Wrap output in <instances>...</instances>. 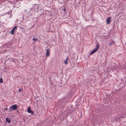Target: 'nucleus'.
Here are the masks:
<instances>
[{"instance_id":"1","label":"nucleus","mask_w":126,"mask_h":126,"mask_svg":"<svg viewBox=\"0 0 126 126\" xmlns=\"http://www.w3.org/2000/svg\"><path fill=\"white\" fill-rule=\"evenodd\" d=\"M17 105H13L9 107V112L11 111L12 110H15L17 109Z\"/></svg>"},{"instance_id":"4","label":"nucleus","mask_w":126,"mask_h":126,"mask_svg":"<svg viewBox=\"0 0 126 126\" xmlns=\"http://www.w3.org/2000/svg\"><path fill=\"white\" fill-rule=\"evenodd\" d=\"M27 111L28 113H31L32 114H33L34 113V112L31 110V108L30 107L28 108Z\"/></svg>"},{"instance_id":"10","label":"nucleus","mask_w":126,"mask_h":126,"mask_svg":"<svg viewBox=\"0 0 126 126\" xmlns=\"http://www.w3.org/2000/svg\"><path fill=\"white\" fill-rule=\"evenodd\" d=\"M33 40L34 41H38V40L36 38H33Z\"/></svg>"},{"instance_id":"13","label":"nucleus","mask_w":126,"mask_h":126,"mask_svg":"<svg viewBox=\"0 0 126 126\" xmlns=\"http://www.w3.org/2000/svg\"><path fill=\"white\" fill-rule=\"evenodd\" d=\"M7 108H6L5 109H4V110H7Z\"/></svg>"},{"instance_id":"7","label":"nucleus","mask_w":126,"mask_h":126,"mask_svg":"<svg viewBox=\"0 0 126 126\" xmlns=\"http://www.w3.org/2000/svg\"><path fill=\"white\" fill-rule=\"evenodd\" d=\"M68 57H67L66 59L64 61V63L66 65L68 63Z\"/></svg>"},{"instance_id":"11","label":"nucleus","mask_w":126,"mask_h":126,"mask_svg":"<svg viewBox=\"0 0 126 126\" xmlns=\"http://www.w3.org/2000/svg\"><path fill=\"white\" fill-rule=\"evenodd\" d=\"M3 82V79L2 78L0 79V83H2Z\"/></svg>"},{"instance_id":"8","label":"nucleus","mask_w":126,"mask_h":126,"mask_svg":"<svg viewBox=\"0 0 126 126\" xmlns=\"http://www.w3.org/2000/svg\"><path fill=\"white\" fill-rule=\"evenodd\" d=\"M6 121L8 123H9L11 122V120L10 119L8 118H6Z\"/></svg>"},{"instance_id":"5","label":"nucleus","mask_w":126,"mask_h":126,"mask_svg":"<svg viewBox=\"0 0 126 126\" xmlns=\"http://www.w3.org/2000/svg\"><path fill=\"white\" fill-rule=\"evenodd\" d=\"M111 18L110 17H108L107 19L106 22L107 24H109L110 22Z\"/></svg>"},{"instance_id":"9","label":"nucleus","mask_w":126,"mask_h":126,"mask_svg":"<svg viewBox=\"0 0 126 126\" xmlns=\"http://www.w3.org/2000/svg\"><path fill=\"white\" fill-rule=\"evenodd\" d=\"M114 43V41H113L112 42H110L109 43V45L110 46L112 45Z\"/></svg>"},{"instance_id":"6","label":"nucleus","mask_w":126,"mask_h":126,"mask_svg":"<svg viewBox=\"0 0 126 126\" xmlns=\"http://www.w3.org/2000/svg\"><path fill=\"white\" fill-rule=\"evenodd\" d=\"M46 55L47 57H49L50 55V53L49 49H47V50Z\"/></svg>"},{"instance_id":"3","label":"nucleus","mask_w":126,"mask_h":126,"mask_svg":"<svg viewBox=\"0 0 126 126\" xmlns=\"http://www.w3.org/2000/svg\"><path fill=\"white\" fill-rule=\"evenodd\" d=\"M17 27L16 26L14 27L12 29L11 31V34L12 35H13L14 34L15 32L16 31L17 29Z\"/></svg>"},{"instance_id":"2","label":"nucleus","mask_w":126,"mask_h":126,"mask_svg":"<svg viewBox=\"0 0 126 126\" xmlns=\"http://www.w3.org/2000/svg\"><path fill=\"white\" fill-rule=\"evenodd\" d=\"M99 46L98 45H97V46L96 47V48L94 49V50L92 51L90 53V55H92L99 48Z\"/></svg>"},{"instance_id":"14","label":"nucleus","mask_w":126,"mask_h":126,"mask_svg":"<svg viewBox=\"0 0 126 126\" xmlns=\"http://www.w3.org/2000/svg\"><path fill=\"white\" fill-rule=\"evenodd\" d=\"M36 101H37V102H38V100H37Z\"/></svg>"},{"instance_id":"12","label":"nucleus","mask_w":126,"mask_h":126,"mask_svg":"<svg viewBox=\"0 0 126 126\" xmlns=\"http://www.w3.org/2000/svg\"><path fill=\"white\" fill-rule=\"evenodd\" d=\"M22 89H19L18 90L19 92H20L22 90Z\"/></svg>"}]
</instances>
